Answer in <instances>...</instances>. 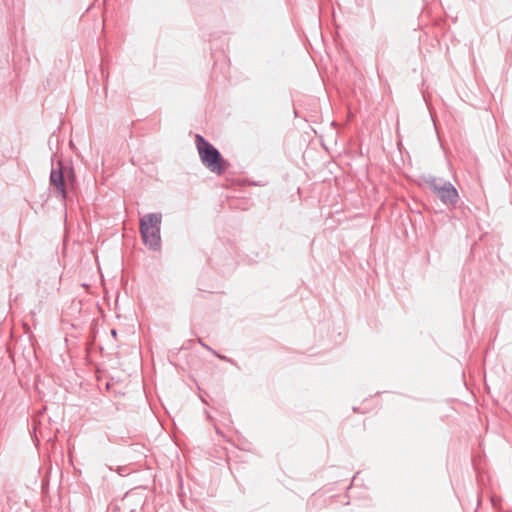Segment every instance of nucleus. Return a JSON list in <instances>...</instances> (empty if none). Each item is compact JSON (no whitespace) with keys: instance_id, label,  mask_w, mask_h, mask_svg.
I'll return each instance as SVG.
<instances>
[{"instance_id":"1","label":"nucleus","mask_w":512,"mask_h":512,"mask_svg":"<svg viewBox=\"0 0 512 512\" xmlns=\"http://www.w3.org/2000/svg\"><path fill=\"white\" fill-rule=\"evenodd\" d=\"M195 143L203 165L217 175L224 174L229 163L219 150L200 134L195 135Z\"/></svg>"},{"instance_id":"2","label":"nucleus","mask_w":512,"mask_h":512,"mask_svg":"<svg viewBox=\"0 0 512 512\" xmlns=\"http://www.w3.org/2000/svg\"><path fill=\"white\" fill-rule=\"evenodd\" d=\"M161 213H148L140 218L139 231L143 243L151 250L158 251L161 248Z\"/></svg>"},{"instance_id":"3","label":"nucleus","mask_w":512,"mask_h":512,"mask_svg":"<svg viewBox=\"0 0 512 512\" xmlns=\"http://www.w3.org/2000/svg\"><path fill=\"white\" fill-rule=\"evenodd\" d=\"M429 188L436 194L442 203L446 205H456L459 199L458 191L449 181L434 176H428L425 179Z\"/></svg>"},{"instance_id":"4","label":"nucleus","mask_w":512,"mask_h":512,"mask_svg":"<svg viewBox=\"0 0 512 512\" xmlns=\"http://www.w3.org/2000/svg\"><path fill=\"white\" fill-rule=\"evenodd\" d=\"M65 172H66V166L63 163V161L59 160L57 162V167H52L49 181L50 185L55 187L58 196L61 197L62 201H66L68 199V190H67V184L65 180Z\"/></svg>"},{"instance_id":"5","label":"nucleus","mask_w":512,"mask_h":512,"mask_svg":"<svg viewBox=\"0 0 512 512\" xmlns=\"http://www.w3.org/2000/svg\"><path fill=\"white\" fill-rule=\"evenodd\" d=\"M65 180L67 184V190H75L77 185V177L72 167H66Z\"/></svg>"},{"instance_id":"6","label":"nucleus","mask_w":512,"mask_h":512,"mask_svg":"<svg viewBox=\"0 0 512 512\" xmlns=\"http://www.w3.org/2000/svg\"><path fill=\"white\" fill-rule=\"evenodd\" d=\"M130 498H131V495H130V494H127V495L124 497L123 501H124L125 503H126V502H129V501H130Z\"/></svg>"},{"instance_id":"7","label":"nucleus","mask_w":512,"mask_h":512,"mask_svg":"<svg viewBox=\"0 0 512 512\" xmlns=\"http://www.w3.org/2000/svg\"><path fill=\"white\" fill-rule=\"evenodd\" d=\"M111 333H112L113 336H115L116 335V330L112 329Z\"/></svg>"},{"instance_id":"8","label":"nucleus","mask_w":512,"mask_h":512,"mask_svg":"<svg viewBox=\"0 0 512 512\" xmlns=\"http://www.w3.org/2000/svg\"><path fill=\"white\" fill-rule=\"evenodd\" d=\"M492 503H493V505H494V506L496 505V504H495V499H494V498H492Z\"/></svg>"}]
</instances>
